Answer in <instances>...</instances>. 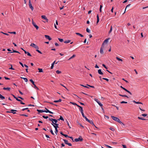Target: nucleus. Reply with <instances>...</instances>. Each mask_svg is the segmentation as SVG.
I'll use <instances>...</instances> for the list:
<instances>
[{
  "label": "nucleus",
  "mask_w": 148,
  "mask_h": 148,
  "mask_svg": "<svg viewBox=\"0 0 148 148\" xmlns=\"http://www.w3.org/2000/svg\"><path fill=\"white\" fill-rule=\"evenodd\" d=\"M50 132H51V134H52V135H54V133H53V131L51 129L50 130Z\"/></svg>",
  "instance_id": "nucleus-45"
},
{
  "label": "nucleus",
  "mask_w": 148,
  "mask_h": 148,
  "mask_svg": "<svg viewBox=\"0 0 148 148\" xmlns=\"http://www.w3.org/2000/svg\"><path fill=\"white\" fill-rule=\"evenodd\" d=\"M119 95H120L121 96L123 97H127L128 98V97L127 96V95H122L121 94H119Z\"/></svg>",
  "instance_id": "nucleus-24"
},
{
  "label": "nucleus",
  "mask_w": 148,
  "mask_h": 148,
  "mask_svg": "<svg viewBox=\"0 0 148 148\" xmlns=\"http://www.w3.org/2000/svg\"><path fill=\"white\" fill-rule=\"evenodd\" d=\"M110 130L111 131H114V129L113 128L111 127L110 128Z\"/></svg>",
  "instance_id": "nucleus-55"
},
{
  "label": "nucleus",
  "mask_w": 148,
  "mask_h": 148,
  "mask_svg": "<svg viewBox=\"0 0 148 148\" xmlns=\"http://www.w3.org/2000/svg\"><path fill=\"white\" fill-rule=\"evenodd\" d=\"M30 46L33 47L36 49H39L38 47L34 43H32L30 45Z\"/></svg>",
  "instance_id": "nucleus-5"
},
{
  "label": "nucleus",
  "mask_w": 148,
  "mask_h": 148,
  "mask_svg": "<svg viewBox=\"0 0 148 148\" xmlns=\"http://www.w3.org/2000/svg\"><path fill=\"white\" fill-rule=\"evenodd\" d=\"M55 62H56V61H54L52 64H51V69H53V66H54V64H55Z\"/></svg>",
  "instance_id": "nucleus-18"
},
{
  "label": "nucleus",
  "mask_w": 148,
  "mask_h": 148,
  "mask_svg": "<svg viewBox=\"0 0 148 148\" xmlns=\"http://www.w3.org/2000/svg\"><path fill=\"white\" fill-rule=\"evenodd\" d=\"M19 64L21 65V66L23 67H24V65H23V63H21V62H19Z\"/></svg>",
  "instance_id": "nucleus-58"
},
{
  "label": "nucleus",
  "mask_w": 148,
  "mask_h": 148,
  "mask_svg": "<svg viewBox=\"0 0 148 148\" xmlns=\"http://www.w3.org/2000/svg\"><path fill=\"white\" fill-rule=\"evenodd\" d=\"M51 119V118H49V120L50 121H52V123H54L53 122V121L52 119Z\"/></svg>",
  "instance_id": "nucleus-51"
},
{
  "label": "nucleus",
  "mask_w": 148,
  "mask_h": 148,
  "mask_svg": "<svg viewBox=\"0 0 148 148\" xmlns=\"http://www.w3.org/2000/svg\"><path fill=\"white\" fill-rule=\"evenodd\" d=\"M77 123L78 125H79L81 127H82V128H84V126L82 125L81 124L79 123L78 121L77 122Z\"/></svg>",
  "instance_id": "nucleus-29"
},
{
  "label": "nucleus",
  "mask_w": 148,
  "mask_h": 148,
  "mask_svg": "<svg viewBox=\"0 0 148 148\" xmlns=\"http://www.w3.org/2000/svg\"><path fill=\"white\" fill-rule=\"evenodd\" d=\"M8 33H10V34H16V32H8Z\"/></svg>",
  "instance_id": "nucleus-48"
},
{
  "label": "nucleus",
  "mask_w": 148,
  "mask_h": 148,
  "mask_svg": "<svg viewBox=\"0 0 148 148\" xmlns=\"http://www.w3.org/2000/svg\"><path fill=\"white\" fill-rule=\"evenodd\" d=\"M82 115L83 117L84 118H85L86 121H89V119H88V118H87L86 117V116H85L84 115V113H82Z\"/></svg>",
  "instance_id": "nucleus-15"
},
{
  "label": "nucleus",
  "mask_w": 148,
  "mask_h": 148,
  "mask_svg": "<svg viewBox=\"0 0 148 148\" xmlns=\"http://www.w3.org/2000/svg\"><path fill=\"white\" fill-rule=\"evenodd\" d=\"M102 66H103L104 67H105V69H108V68H107V66H106L105 65H104V64H102Z\"/></svg>",
  "instance_id": "nucleus-59"
},
{
  "label": "nucleus",
  "mask_w": 148,
  "mask_h": 148,
  "mask_svg": "<svg viewBox=\"0 0 148 148\" xmlns=\"http://www.w3.org/2000/svg\"><path fill=\"white\" fill-rule=\"evenodd\" d=\"M104 43H103L102 45L101 46V49H104Z\"/></svg>",
  "instance_id": "nucleus-28"
},
{
  "label": "nucleus",
  "mask_w": 148,
  "mask_h": 148,
  "mask_svg": "<svg viewBox=\"0 0 148 148\" xmlns=\"http://www.w3.org/2000/svg\"><path fill=\"white\" fill-rule=\"evenodd\" d=\"M58 120H61L62 121H64V119L61 116H60V119H58Z\"/></svg>",
  "instance_id": "nucleus-35"
},
{
  "label": "nucleus",
  "mask_w": 148,
  "mask_h": 148,
  "mask_svg": "<svg viewBox=\"0 0 148 148\" xmlns=\"http://www.w3.org/2000/svg\"><path fill=\"white\" fill-rule=\"evenodd\" d=\"M45 109L46 110H44V112H45L46 113L49 112V110L48 109H47L46 108H45Z\"/></svg>",
  "instance_id": "nucleus-31"
},
{
  "label": "nucleus",
  "mask_w": 148,
  "mask_h": 148,
  "mask_svg": "<svg viewBox=\"0 0 148 148\" xmlns=\"http://www.w3.org/2000/svg\"><path fill=\"white\" fill-rule=\"evenodd\" d=\"M130 5H131V4H129L127 5L126 6V7L125 8V12H124L123 14H124L125 13V11H126V10L127 8L129 7L130 6Z\"/></svg>",
  "instance_id": "nucleus-26"
},
{
  "label": "nucleus",
  "mask_w": 148,
  "mask_h": 148,
  "mask_svg": "<svg viewBox=\"0 0 148 148\" xmlns=\"http://www.w3.org/2000/svg\"><path fill=\"white\" fill-rule=\"evenodd\" d=\"M102 7V6L101 5H100V8H99V11L100 12H101V9Z\"/></svg>",
  "instance_id": "nucleus-43"
},
{
  "label": "nucleus",
  "mask_w": 148,
  "mask_h": 148,
  "mask_svg": "<svg viewBox=\"0 0 148 148\" xmlns=\"http://www.w3.org/2000/svg\"><path fill=\"white\" fill-rule=\"evenodd\" d=\"M10 111H11V112L14 114L16 113V112H15L17 111V110H14L13 109L11 110Z\"/></svg>",
  "instance_id": "nucleus-16"
},
{
  "label": "nucleus",
  "mask_w": 148,
  "mask_h": 148,
  "mask_svg": "<svg viewBox=\"0 0 148 148\" xmlns=\"http://www.w3.org/2000/svg\"><path fill=\"white\" fill-rule=\"evenodd\" d=\"M36 51H37L38 53H40V54H42V53L39 50H38V49H36Z\"/></svg>",
  "instance_id": "nucleus-52"
},
{
  "label": "nucleus",
  "mask_w": 148,
  "mask_h": 148,
  "mask_svg": "<svg viewBox=\"0 0 148 148\" xmlns=\"http://www.w3.org/2000/svg\"><path fill=\"white\" fill-rule=\"evenodd\" d=\"M138 119H141L142 120H145V119H144V118H143L141 117H138Z\"/></svg>",
  "instance_id": "nucleus-36"
},
{
  "label": "nucleus",
  "mask_w": 148,
  "mask_h": 148,
  "mask_svg": "<svg viewBox=\"0 0 148 148\" xmlns=\"http://www.w3.org/2000/svg\"><path fill=\"white\" fill-rule=\"evenodd\" d=\"M14 98L15 99H16V100L17 101H21V100L20 99H18V98H17V97H15V98Z\"/></svg>",
  "instance_id": "nucleus-42"
},
{
  "label": "nucleus",
  "mask_w": 148,
  "mask_h": 148,
  "mask_svg": "<svg viewBox=\"0 0 148 148\" xmlns=\"http://www.w3.org/2000/svg\"><path fill=\"white\" fill-rule=\"evenodd\" d=\"M32 23L33 26L38 30L39 28L36 25V23L34 21L33 19H32Z\"/></svg>",
  "instance_id": "nucleus-6"
},
{
  "label": "nucleus",
  "mask_w": 148,
  "mask_h": 148,
  "mask_svg": "<svg viewBox=\"0 0 148 148\" xmlns=\"http://www.w3.org/2000/svg\"><path fill=\"white\" fill-rule=\"evenodd\" d=\"M27 55L28 56H32V55H31L30 53H29V52L27 53Z\"/></svg>",
  "instance_id": "nucleus-60"
},
{
  "label": "nucleus",
  "mask_w": 148,
  "mask_h": 148,
  "mask_svg": "<svg viewBox=\"0 0 148 148\" xmlns=\"http://www.w3.org/2000/svg\"><path fill=\"white\" fill-rule=\"evenodd\" d=\"M97 23H99V15H97Z\"/></svg>",
  "instance_id": "nucleus-25"
},
{
  "label": "nucleus",
  "mask_w": 148,
  "mask_h": 148,
  "mask_svg": "<svg viewBox=\"0 0 148 148\" xmlns=\"http://www.w3.org/2000/svg\"><path fill=\"white\" fill-rule=\"evenodd\" d=\"M38 70L39 71V72H43V70L42 69L40 68H38Z\"/></svg>",
  "instance_id": "nucleus-27"
},
{
  "label": "nucleus",
  "mask_w": 148,
  "mask_h": 148,
  "mask_svg": "<svg viewBox=\"0 0 148 148\" xmlns=\"http://www.w3.org/2000/svg\"><path fill=\"white\" fill-rule=\"evenodd\" d=\"M21 78L23 79L25 82H27L28 81L27 79L26 78L23 77H21Z\"/></svg>",
  "instance_id": "nucleus-21"
},
{
  "label": "nucleus",
  "mask_w": 148,
  "mask_h": 148,
  "mask_svg": "<svg viewBox=\"0 0 148 148\" xmlns=\"http://www.w3.org/2000/svg\"><path fill=\"white\" fill-rule=\"evenodd\" d=\"M133 102L134 103H136V104H143L142 103H141V102H136V101H135V100H133Z\"/></svg>",
  "instance_id": "nucleus-22"
},
{
  "label": "nucleus",
  "mask_w": 148,
  "mask_h": 148,
  "mask_svg": "<svg viewBox=\"0 0 148 148\" xmlns=\"http://www.w3.org/2000/svg\"><path fill=\"white\" fill-rule=\"evenodd\" d=\"M75 105H76V106H77L78 107H79V110L81 112V113L82 114V113H83L84 112H83V109L82 108V107L81 106L78 105L75 103Z\"/></svg>",
  "instance_id": "nucleus-4"
},
{
  "label": "nucleus",
  "mask_w": 148,
  "mask_h": 148,
  "mask_svg": "<svg viewBox=\"0 0 148 148\" xmlns=\"http://www.w3.org/2000/svg\"><path fill=\"white\" fill-rule=\"evenodd\" d=\"M121 103H127V102H125V101H121Z\"/></svg>",
  "instance_id": "nucleus-56"
},
{
  "label": "nucleus",
  "mask_w": 148,
  "mask_h": 148,
  "mask_svg": "<svg viewBox=\"0 0 148 148\" xmlns=\"http://www.w3.org/2000/svg\"><path fill=\"white\" fill-rule=\"evenodd\" d=\"M75 34H76L80 36L81 37H84V36L83 35H82L80 34H79V33L76 32L75 33Z\"/></svg>",
  "instance_id": "nucleus-19"
},
{
  "label": "nucleus",
  "mask_w": 148,
  "mask_h": 148,
  "mask_svg": "<svg viewBox=\"0 0 148 148\" xmlns=\"http://www.w3.org/2000/svg\"><path fill=\"white\" fill-rule=\"evenodd\" d=\"M53 121H54L55 122V123H56L58 121L57 120L55 119H52Z\"/></svg>",
  "instance_id": "nucleus-40"
},
{
  "label": "nucleus",
  "mask_w": 148,
  "mask_h": 148,
  "mask_svg": "<svg viewBox=\"0 0 148 148\" xmlns=\"http://www.w3.org/2000/svg\"><path fill=\"white\" fill-rule=\"evenodd\" d=\"M123 146V148H127L126 146L125 145H122Z\"/></svg>",
  "instance_id": "nucleus-64"
},
{
  "label": "nucleus",
  "mask_w": 148,
  "mask_h": 148,
  "mask_svg": "<svg viewBox=\"0 0 148 148\" xmlns=\"http://www.w3.org/2000/svg\"><path fill=\"white\" fill-rule=\"evenodd\" d=\"M116 59H117L118 60H119V61H123L121 59V58H119L118 57H116Z\"/></svg>",
  "instance_id": "nucleus-30"
},
{
  "label": "nucleus",
  "mask_w": 148,
  "mask_h": 148,
  "mask_svg": "<svg viewBox=\"0 0 148 148\" xmlns=\"http://www.w3.org/2000/svg\"><path fill=\"white\" fill-rule=\"evenodd\" d=\"M29 8L31 9L32 11H33L34 10V8L32 5V4L31 2V0H29Z\"/></svg>",
  "instance_id": "nucleus-3"
},
{
  "label": "nucleus",
  "mask_w": 148,
  "mask_h": 148,
  "mask_svg": "<svg viewBox=\"0 0 148 148\" xmlns=\"http://www.w3.org/2000/svg\"><path fill=\"white\" fill-rule=\"evenodd\" d=\"M63 136H64L66 137H69L68 135L65 134H64Z\"/></svg>",
  "instance_id": "nucleus-61"
},
{
  "label": "nucleus",
  "mask_w": 148,
  "mask_h": 148,
  "mask_svg": "<svg viewBox=\"0 0 148 148\" xmlns=\"http://www.w3.org/2000/svg\"><path fill=\"white\" fill-rule=\"evenodd\" d=\"M52 125H53V127L55 128V132L56 134H57V133H58V130L57 129V128L58 127V126H55V125H53V124H52Z\"/></svg>",
  "instance_id": "nucleus-9"
},
{
  "label": "nucleus",
  "mask_w": 148,
  "mask_h": 148,
  "mask_svg": "<svg viewBox=\"0 0 148 148\" xmlns=\"http://www.w3.org/2000/svg\"><path fill=\"white\" fill-rule=\"evenodd\" d=\"M10 65H11V68H9V69H11V70H14V69L12 67V65H11V64H10Z\"/></svg>",
  "instance_id": "nucleus-49"
},
{
  "label": "nucleus",
  "mask_w": 148,
  "mask_h": 148,
  "mask_svg": "<svg viewBox=\"0 0 148 148\" xmlns=\"http://www.w3.org/2000/svg\"><path fill=\"white\" fill-rule=\"evenodd\" d=\"M58 39L59 40V41H60V42H62L63 41V40L62 39L58 38Z\"/></svg>",
  "instance_id": "nucleus-44"
},
{
  "label": "nucleus",
  "mask_w": 148,
  "mask_h": 148,
  "mask_svg": "<svg viewBox=\"0 0 148 148\" xmlns=\"http://www.w3.org/2000/svg\"><path fill=\"white\" fill-rule=\"evenodd\" d=\"M106 146L107 147H108L109 148H112V147H111V146H109V145H106Z\"/></svg>",
  "instance_id": "nucleus-62"
},
{
  "label": "nucleus",
  "mask_w": 148,
  "mask_h": 148,
  "mask_svg": "<svg viewBox=\"0 0 148 148\" xmlns=\"http://www.w3.org/2000/svg\"><path fill=\"white\" fill-rule=\"evenodd\" d=\"M95 100L96 102L98 103L99 104V105L100 106L102 107L103 106V105L101 103L100 101H99L98 99H96V98H95Z\"/></svg>",
  "instance_id": "nucleus-7"
},
{
  "label": "nucleus",
  "mask_w": 148,
  "mask_h": 148,
  "mask_svg": "<svg viewBox=\"0 0 148 148\" xmlns=\"http://www.w3.org/2000/svg\"><path fill=\"white\" fill-rule=\"evenodd\" d=\"M42 117L45 119H47L48 118V116H45L44 115H43L42 116Z\"/></svg>",
  "instance_id": "nucleus-47"
},
{
  "label": "nucleus",
  "mask_w": 148,
  "mask_h": 148,
  "mask_svg": "<svg viewBox=\"0 0 148 148\" xmlns=\"http://www.w3.org/2000/svg\"><path fill=\"white\" fill-rule=\"evenodd\" d=\"M20 115L21 116H28L25 114H20Z\"/></svg>",
  "instance_id": "nucleus-46"
},
{
  "label": "nucleus",
  "mask_w": 148,
  "mask_h": 148,
  "mask_svg": "<svg viewBox=\"0 0 148 148\" xmlns=\"http://www.w3.org/2000/svg\"><path fill=\"white\" fill-rule=\"evenodd\" d=\"M112 30V27L111 26L110 27V29L109 31V33H110L111 32Z\"/></svg>",
  "instance_id": "nucleus-38"
},
{
  "label": "nucleus",
  "mask_w": 148,
  "mask_h": 148,
  "mask_svg": "<svg viewBox=\"0 0 148 148\" xmlns=\"http://www.w3.org/2000/svg\"><path fill=\"white\" fill-rule=\"evenodd\" d=\"M12 50L13 51V52H8V53H13V52L20 53V52H19L18 51L14 50L13 49H12Z\"/></svg>",
  "instance_id": "nucleus-13"
},
{
  "label": "nucleus",
  "mask_w": 148,
  "mask_h": 148,
  "mask_svg": "<svg viewBox=\"0 0 148 148\" xmlns=\"http://www.w3.org/2000/svg\"><path fill=\"white\" fill-rule=\"evenodd\" d=\"M56 73L58 74H60V73H61V71H60L59 70L56 71Z\"/></svg>",
  "instance_id": "nucleus-37"
},
{
  "label": "nucleus",
  "mask_w": 148,
  "mask_h": 148,
  "mask_svg": "<svg viewBox=\"0 0 148 148\" xmlns=\"http://www.w3.org/2000/svg\"><path fill=\"white\" fill-rule=\"evenodd\" d=\"M98 73L100 75H103V73L101 72V69H99L98 70Z\"/></svg>",
  "instance_id": "nucleus-14"
},
{
  "label": "nucleus",
  "mask_w": 148,
  "mask_h": 148,
  "mask_svg": "<svg viewBox=\"0 0 148 148\" xmlns=\"http://www.w3.org/2000/svg\"><path fill=\"white\" fill-rule=\"evenodd\" d=\"M87 121L88 122H89V123H90L91 125H92L93 126H95V125L94 124V123L92 121V120L90 121V120H89V121Z\"/></svg>",
  "instance_id": "nucleus-11"
},
{
  "label": "nucleus",
  "mask_w": 148,
  "mask_h": 148,
  "mask_svg": "<svg viewBox=\"0 0 148 148\" xmlns=\"http://www.w3.org/2000/svg\"><path fill=\"white\" fill-rule=\"evenodd\" d=\"M63 140L64 141V143L66 144H68V141L65 139H63Z\"/></svg>",
  "instance_id": "nucleus-34"
},
{
  "label": "nucleus",
  "mask_w": 148,
  "mask_h": 148,
  "mask_svg": "<svg viewBox=\"0 0 148 148\" xmlns=\"http://www.w3.org/2000/svg\"><path fill=\"white\" fill-rule=\"evenodd\" d=\"M10 88L9 87H7V88H5L4 87L3 88V89L4 90H7L8 91H10Z\"/></svg>",
  "instance_id": "nucleus-17"
},
{
  "label": "nucleus",
  "mask_w": 148,
  "mask_h": 148,
  "mask_svg": "<svg viewBox=\"0 0 148 148\" xmlns=\"http://www.w3.org/2000/svg\"><path fill=\"white\" fill-rule=\"evenodd\" d=\"M71 41L69 40H66L65 41H64V43H69Z\"/></svg>",
  "instance_id": "nucleus-33"
},
{
  "label": "nucleus",
  "mask_w": 148,
  "mask_h": 148,
  "mask_svg": "<svg viewBox=\"0 0 148 148\" xmlns=\"http://www.w3.org/2000/svg\"><path fill=\"white\" fill-rule=\"evenodd\" d=\"M45 38L47 39H48L49 40H51L52 39L49 36L45 35Z\"/></svg>",
  "instance_id": "nucleus-10"
},
{
  "label": "nucleus",
  "mask_w": 148,
  "mask_h": 148,
  "mask_svg": "<svg viewBox=\"0 0 148 148\" xmlns=\"http://www.w3.org/2000/svg\"><path fill=\"white\" fill-rule=\"evenodd\" d=\"M147 114H142V116H143L144 117H145L147 116Z\"/></svg>",
  "instance_id": "nucleus-57"
},
{
  "label": "nucleus",
  "mask_w": 148,
  "mask_h": 148,
  "mask_svg": "<svg viewBox=\"0 0 148 148\" xmlns=\"http://www.w3.org/2000/svg\"><path fill=\"white\" fill-rule=\"evenodd\" d=\"M33 84H34V82L32 79H30L29 80Z\"/></svg>",
  "instance_id": "nucleus-39"
},
{
  "label": "nucleus",
  "mask_w": 148,
  "mask_h": 148,
  "mask_svg": "<svg viewBox=\"0 0 148 148\" xmlns=\"http://www.w3.org/2000/svg\"><path fill=\"white\" fill-rule=\"evenodd\" d=\"M0 98L2 100L4 99H5V97L3 96H2L0 94Z\"/></svg>",
  "instance_id": "nucleus-23"
},
{
  "label": "nucleus",
  "mask_w": 148,
  "mask_h": 148,
  "mask_svg": "<svg viewBox=\"0 0 148 148\" xmlns=\"http://www.w3.org/2000/svg\"><path fill=\"white\" fill-rule=\"evenodd\" d=\"M28 108H23V109L21 110L22 111H24L25 110H28Z\"/></svg>",
  "instance_id": "nucleus-53"
},
{
  "label": "nucleus",
  "mask_w": 148,
  "mask_h": 148,
  "mask_svg": "<svg viewBox=\"0 0 148 148\" xmlns=\"http://www.w3.org/2000/svg\"><path fill=\"white\" fill-rule=\"evenodd\" d=\"M74 58V54H73L72 56H71V57H70L68 60H69L72 58Z\"/></svg>",
  "instance_id": "nucleus-50"
},
{
  "label": "nucleus",
  "mask_w": 148,
  "mask_h": 148,
  "mask_svg": "<svg viewBox=\"0 0 148 148\" xmlns=\"http://www.w3.org/2000/svg\"><path fill=\"white\" fill-rule=\"evenodd\" d=\"M110 39V38H108L105 40L103 42V43L104 44H107V43H108V40Z\"/></svg>",
  "instance_id": "nucleus-12"
},
{
  "label": "nucleus",
  "mask_w": 148,
  "mask_h": 148,
  "mask_svg": "<svg viewBox=\"0 0 148 148\" xmlns=\"http://www.w3.org/2000/svg\"><path fill=\"white\" fill-rule=\"evenodd\" d=\"M103 49H100V52L101 54H103Z\"/></svg>",
  "instance_id": "nucleus-32"
},
{
  "label": "nucleus",
  "mask_w": 148,
  "mask_h": 148,
  "mask_svg": "<svg viewBox=\"0 0 148 148\" xmlns=\"http://www.w3.org/2000/svg\"><path fill=\"white\" fill-rule=\"evenodd\" d=\"M86 31L88 32V33H90V30L89 29L87 28L86 29Z\"/></svg>",
  "instance_id": "nucleus-41"
},
{
  "label": "nucleus",
  "mask_w": 148,
  "mask_h": 148,
  "mask_svg": "<svg viewBox=\"0 0 148 148\" xmlns=\"http://www.w3.org/2000/svg\"><path fill=\"white\" fill-rule=\"evenodd\" d=\"M37 111L39 113H42L43 112H44V110H39L37 109Z\"/></svg>",
  "instance_id": "nucleus-20"
},
{
  "label": "nucleus",
  "mask_w": 148,
  "mask_h": 148,
  "mask_svg": "<svg viewBox=\"0 0 148 148\" xmlns=\"http://www.w3.org/2000/svg\"><path fill=\"white\" fill-rule=\"evenodd\" d=\"M102 79H104V80H106L107 81H109V79H107V78H103Z\"/></svg>",
  "instance_id": "nucleus-54"
},
{
  "label": "nucleus",
  "mask_w": 148,
  "mask_h": 148,
  "mask_svg": "<svg viewBox=\"0 0 148 148\" xmlns=\"http://www.w3.org/2000/svg\"><path fill=\"white\" fill-rule=\"evenodd\" d=\"M111 117L112 119L116 121V122H117L120 124H123V123L121 121L119 118L112 116H111Z\"/></svg>",
  "instance_id": "nucleus-1"
},
{
  "label": "nucleus",
  "mask_w": 148,
  "mask_h": 148,
  "mask_svg": "<svg viewBox=\"0 0 148 148\" xmlns=\"http://www.w3.org/2000/svg\"><path fill=\"white\" fill-rule=\"evenodd\" d=\"M19 91V93L21 95H23V92H22L21 91H20V90H18Z\"/></svg>",
  "instance_id": "nucleus-63"
},
{
  "label": "nucleus",
  "mask_w": 148,
  "mask_h": 148,
  "mask_svg": "<svg viewBox=\"0 0 148 148\" xmlns=\"http://www.w3.org/2000/svg\"><path fill=\"white\" fill-rule=\"evenodd\" d=\"M83 140L81 136H79L78 138H76L75 139V141L76 142H78V141H81Z\"/></svg>",
  "instance_id": "nucleus-2"
},
{
  "label": "nucleus",
  "mask_w": 148,
  "mask_h": 148,
  "mask_svg": "<svg viewBox=\"0 0 148 148\" xmlns=\"http://www.w3.org/2000/svg\"><path fill=\"white\" fill-rule=\"evenodd\" d=\"M41 18L43 19H44L46 20L47 22H48V19L47 18L46 16L45 15H42L41 16Z\"/></svg>",
  "instance_id": "nucleus-8"
}]
</instances>
